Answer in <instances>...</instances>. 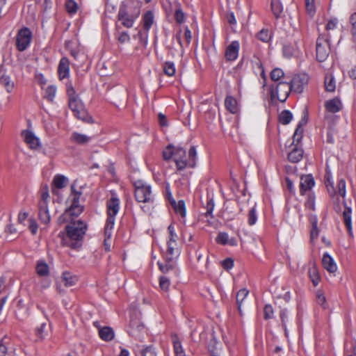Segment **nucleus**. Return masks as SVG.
Returning <instances> with one entry per match:
<instances>
[{"mask_svg":"<svg viewBox=\"0 0 356 356\" xmlns=\"http://www.w3.org/2000/svg\"><path fill=\"white\" fill-rule=\"evenodd\" d=\"M305 6L307 13L310 15H313L315 13L314 0H305Z\"/></svg>","mask_w":356,"mask_h":356,"instance_id":"nucleus-53","label":"nucleus"},{"mask_svg":"<svg viewBox=\"0 0 356 356\" xmlns=\"http://www.w3.org/2000/svg\"><path fill=\"white\" fill-rule=\"evenodd\" d=\"M325 108L327 112L335 113L341 111L342 103L339 98H333L325 102Z\"/></svg>","mask_w":356,"mask_h":356,"instance_id":"nucleus-18","label":"nucleus"},{"mask_svg":"<svg viewBox=\"0 0 356 356\" xmlns=\"http://www.w3.org/2000/svg\"><path fill=\"white\" fill-rule=\"evenodd\" d=\"M154 13L151 10L147 11L143 17V29L147 32L149 31L152 25L154 23Z\"/></svg>","mask_w":356,"mask_h":356,"instance_id":"nucleus-27","label":"nucleus"},{"mask_svg":"<svg viewBox=\"0 0 356 356\" xmlns=\"http://www.w3.org/2000/svg\"><path fill=\"white\" fill-rule=\"evenodd\" d=\"M58 72L60 80L69 76L70 67L69 61L66 58H62L59 62Z\"/></svg>","mask_w":356,"mask_h":356,"instance_id":"nucleus-20","label":"nucleus"},{"mask_svg":"<svg viewBox=\"0 0 356 356\" xmlns=\"http://www.w3.org/2000/svg\"><path fill=\"white\" fill-rule=\"evenodd\" d=\"M303 156V150L294 146L293 149L288 154V159L292 163L299 162Z\"/></svg>","mask_w":356,"mask_h":356,"instance_id":"nucleus-23","label":"nucleus"},{"mask_svg":"<svg viewBox=\"0 0 356 356\" xmlns=\"http://www.w3.org/2000/svg\"><path fill=\"white\" fill-rule=\"evenodd\" d=\"M264 318L268 320L273 317V309L270 305H265L264 308Z\"/></svg>","mask_w":356,"mask_h":356,"instance_id":"nucleus-55","label":"nucleus"},{"mask_svg":"<svg viewBox=\"0 0 356 356\" xmlns=\"http://www.w3.org/2000/svg\"><path fill=\"white\" fill-rule=\"evenodd\" d=\"M62 279L65 286H74L78 280L76 276L72 275L69 272H64L62 275Z\"/></svg>","mask_w":356,"mask_h":356,"instance_id":"nucleus-32","label":"nucleus"},{"mask_svg":"<svg viewBox=\"0 0 356 356\" xmlns=\"http://www.w3.org/2000/svg\"><path fill=\"white\" fill-rule=\"evenodd\" d=\"M302 133L303 128L300 124H299L296 129L295 133L293 134V141L296 140L297 142H299L302 138Z\"/></svg>","mask_w":356,"mask_h":356,"instance_id":"nucleus-56","label":"nucleus"},{"mask_svg":"<svg viewBox=\"0 0 356 356\" xmlns=\"http://www.w3.org/2000/svg\"><path fill=\"white\" fill-rule=\"evenodd\" d=\"M29 228L33 234H35L38 231V225L34 219L30 218L29 220Z\"/></svg>","mask_w":356,"mask_h":356,"instance_id":"nucleus-63","label":"nucleus"},{"mask_svg":"<svg viewBox=\"0 0 356 356\" xmlns=\"http://www.w3.org/2000/svg\"><path fill=\"white\" fill-rule=\"evenodd\" d=\"M163 72L169 76H173L175 73V65L174 63L170 61L165 62L163 65Z\"/></svg>","mask_w":356,"mask_h":356,"instance_id":"nucleus-38","label":"nucleus"},{"mask_svg":"<svg viewBox=\"0 0 356 356\" xmlns=\"http://www.w3.org/2000/svg\"><path fill=\"white\" fill-rule=\"evenodd\" d=\"M35 270L39 276H47L49 273V267L44 260H39L35 266Z\"/></svg>","mask_w":356,"mask_h":356,"instance_id":"nucleus-26","label":"nucleus"},{"mask_svg":"<svg viewBox=\"0 0 356 356\" xmlns=\"http://www.w3.org/2000/svg\"><path fill=\"white\" fill-rule=\"evenodd\" d=\"M106 207L108 217L105 226L106 233L109 236L111 229H113L115 216L120 209V200L115 195H113L108 200Z\"/></svg>","mask_w":356,"mask_h":356,"instance_id":"nucleus-7","label":"nucleus"},{"mask_svg":"<svg viewBox=\"0 0 356 356\" xmlns=\"http://www.w3.org/2000/svg\"><path fill=\"white\" fill-rule=\"evenodd\" d=\"M249 291L245 289L239 290L236 294V303L238 305V309L241 312V308L243 300L248 296Z\"/></svg>","mask_w":356,"mask_h":356,"instance_id":"nucleus-36","label":"nucleus"},{"mask_svg":"<svg viewBox=\"0 0 356 356\" xmlns=\"http://www.w3.org/2000/svg\"><path fill=\"white\" fill-rule=\"evenodd\" d=\"M70 139L72 142L76 144L83 145L88 143L90 140L91 138L85 134L73 132L71 135Z\"/></svg>","mask_w":356,"mask_h":356,"instance_id":"nucleus-28","label":"nucleus"},{"mask_svg":"<svg viewBox=\"0 0 356 356\" xmlns=\"http://www.w3.org/2000/svg\"><path fill=\"white\" fill-rule=\"evenodd\" d=\"M175 20L177 23L181 24L184 21V13L180 9H177L175 14Z\"/></svg>","mask_w":356,"mask_h":356,"instance_id":"nucleus-61","label":"nucleus"},{"mask_svg":"<svg viewBox=\"0 0 356 356\" xmlns=\"http://www.w3.org/2000/svg\"><path fill=\"white\" fill-rule=\"evenodd\" d=\"M323 268L330 273H335L337 270V266L334 259L327 253L323 254L322 258Z\"/></svg>","mask_w":356,"mask_h":356,"instance_id":"nucleus-17","label":"nucleus"},{"mask_svg":"<svg viewBox=\"0 0 356 356\" xmlns=\"http://www.w3.org/2000/svg\"><path fill=\"white\" fill-rule=\"evenodd\" d=\"M113 229H111L109 236L106 233V226L104 227V245L105 250L106 251H110L111 250V238L112 236Z\"/></svg>","mask_w":356,"mask_h":356,"instance_id":"nucleus-49","label":"nucleus"},{"mask_svg":"<svg viewBox=\"0 0 356 356\" xmlns=\"http://www.w3.org/2000/svg\"><path fill=\"white\" fill-rule=\"evenodd\" d=\"M99 334L102 339L108 341L113 339L114 332L109 327H104L99 330Z\"/></svg>","mask_w":356,"mask_h":356,"instance_id":"nucleus-30","label":"nucleus"},{"mask_svg":"<svg viewBox=\"0 0 356 356\" xmlns=\"http://www.w3.org/2000/svg\"><path fill=\"white\" fill-rule=\"evenodd\" d=\"M349 22L351 24V34L353 37L356 36V12L353 13L349 18Z\"/></svg>","mask_w":356,"mask_h":356,"instance_id":"nucleus-51","label":"nucleus"},{"mask_svg":"<svg viewBox=\"0 0 356 356\" xmlns=\"http://www.w3.org/2000/svg\"><path fill=\"white\" fill-rule=\"evenodd\" d=\"M168 236L166 241L167 249L165 259L169 262L176 260L181 253V245L178 243V236L175 232V227L170 224L168 227Z\"/></svg>","mask_w":356,"mask_h":356,"instance_id":"nucleus-3","label":"nucleus"},{"mask_svg":"<svg viewBox=\"0 0 356 356\" xmlns=\"http://www.w3.org/2000/svg\"><path fill=\"white\" fill-rule=\"evenodd\" d=\"M343 222L347 228L350 236H353V227L351 221V209L346 207L343 212Z\"/></svg>","mask_w":356,"mask_h":356,"instance_id":"nucleus-25","label":"nucleus"},{"mask_svg":"<svg viewBox=\"0 0 356 356\" xmlns=\"http://www.w3.org/2000/svg\"><path fill=\"white\" fill-rule=\"evenodd\" d=\"M222 266L226 270L231 269L234 266V261L231 258H227L222 261Z\"/></svg>","mask_w":356,"mask_h":356,"instance_id":"nucleus-64","label":"nucleus"},{"mask_svg":"<svg viewBox=\"0 0 356 356\" xmlns=\"http://www.w3.org/2000/svg\"><path fill=\"white\" fill-rule=\"evenodd\" d=\"M88 229L86 224L81 220L72 222L66 227L67 235L70 241L68 244L72 248H76L80 245L86 232Z\"/></svg>","mask_w":356,"mask_h":356,"instance_id":"nucleus-4","label":"nucleus"},{"mask_svg":"<svg viewBox=\"0 0 356 356\" xmlns=\"http://www.w3.org/2000/svg\"><path fill=\"white\" fill-rule=\"evenodd\" d=\"M65 8L70 15H74L78 10V5L74 0H67Z\"/></svg>","mask_w":356,"mask_h":356,"instance_id":"nucleus-39","label":"nucleus"},{"mask_svg":"<svg viewBox=\"0 0 356 356\" xmlns=\"http://www.w3.org/2000/svg\"><path fill=\"white\" fill-rule=\"evenodd\" d=\"M301 50L300 47L296 44H287L283 47V54L286 58H291L293 56H298Z\"/></svg>","mask_w":356,"mask_h":356,"instance_id":"nucleus-19","label":"nucleus"},{"mask_svg":"<svg viewBox=\"0 0 356 356\" xmlns=\"http://www.w3.org/2000/svg\"><path fill=\"white\" fill-rule=\"evenodd\" d=\"M67 94L69 98V107L74 115L79 120L86 122H92V117L86 110L83 103L76 94L75 90L71 83L67 85Z\"/></svg>","mask_w":356,"mask_h":356,"instance_id":"nucleus-1","label":"nucleus"},{"mask_svg":"<svg viewBox=\"0 0 356 356\" xmlns=\"http://www.w3.org/2000/svg\"><path fill=\"white\" fill-rule=\"evenodd\" d=\"M225 106L231 113L235 114L237 113L239 111L238 102L236 99L232 96L226 97Z\"/></svg>","mask_w":356,"mask_h":356,"instance_id":"nucleus-22","label":"nucleus"},{"mask_svg":"<svg viewBox=\"0 0 356 356\" xmlns=\"http://www.w3.org/2000/svg\"><path fill=\"white\" fill-rule=\"evenodd\" d=\"M176 147L168 145L163 152V156L165 160H170L172 156H174L175 149Z\"/></svg>","mask_w":356,"mask_h":356,"instance_id":"nucleus-44","label":"nucleus"},{"mask_svg":"<svg viewBox=\"0 0 356 356\" xmlns=\"http://www.w3.org/2000/svg\"><path fill=\"white\" fill-rule=\"evenodd\" d=\"M291 90L292 89L289 83L281 81L276 85L270 86V97L273 101L277 99L281 102H284L287 99Z\"/></svg>","mask_w":356,"mask_h":356,"instance_id":"nucleus-8","label":"nucleus"},{"mask_svg":"<svg viewBox=\"0 0 356 356\" xmlns=\"http://www.w3.org/2000/svg\"><path fill=\"white\" fill-rule=\"evenodd\" d=\"M257 220V215L254 207L251 208L248 213V222L250 225H253Z\"/></svg>","mask_w":356,"mask_h":356,"instance_id":"nucleus-48","label":"nucleus"},{"mask_svg":"<svg viewBox=\"0 0 356 356\" xmlns=\"http://www.w3.org/2000/svg\"><path fill=\"white\" fill-rule=\"evenodd\" d=\"M71 195L70 196V205H80L79 199L82 195L81 191H77L75 189L74 184L71 186Z\"/></svg>","mask_w":356,"mask_h":356,"instance_id":"nucleus-33","label":"nucleus"},{"mask_svg":"<svg viewBox=\"0 0 356 356\" xmlns=\"http://www.w3.org/2000/svg\"><path fill=\"white\" fill-rule=\"evenodd\" d=\"M118 40L120 43H125L129 41L130 37L128 33L124 31L119 34Z\"/></svg>","mask_w":356,"mask_h":356,"instance_id":"nucleus-62","label":"nucleus"},{"mask_svg":"<svg viewBox=\"0 0 356 356\" xmlns=\"http://www.w3.org/2000/svg\"><path fill=\"white\" fill-rule=\"evenodd\" d=\"M315 184L314 177L312 175H302L300 177V192L304 195L307 191H310Z\"/></svg>","mask_w":356,"mask_h":356,"instance_id":"nucleus-15","label":"nucleus"},{"mask_svg":"<svg viewBox=\"0 0 356 356\" xmlns=\"http://www.w3.org/2000/svg\"><path fill=\"white\" fill-rule=\"evenodd\" d=\"M337 192L343 197L346 196V181L343 179H341L337 183Z\"/></svg>","mask_w":356,"mask_h":356,"instance_id":"nucleus-47","label":"nucleus"},{"mask_svg":"<svg viewBox=\"0 0 356 356\" xmlns=\"http://www.w3.org/2000/svg\"><path fill=\"white\" fill-rule=\"evenodd\" d=\"M229 236L225 232L218 234L216 241L219 244L225 245L228 243Z\"/></svg>","mask_w":356,"mask_h":356,"instance_id":"nucleus-54","label":"nucleus"},{"mask_svg":"<svg viewBox=\"0 0 356 356\" xmlns=\"http://www.w3.org/2000/svg\"><path fill=\"white\" fill-rule=\"evenodd\" d=\"M310 279L314 286H317L320 282V276L315 268H310L309 270Z\"/></svg>","mask_w":356,"mask_h":356,"instance_id":"nucleus-43","label":"nucleus"},{"mask_svg":"<svg viewBox=\"0 0 356 356\" xmlns=\"http://www.w3.org/2000/svg\"><path fill=\"white\" fill-rule=\"evenodd\" d=\"M292 113L289 111H283L279 115V121L282 124H289L292 120Z\"/></svg>","mask_w":356,"mask_h":356,"instance_id":"nucleus-37","label":"nucleus"},{"mask_svg":"<svg viewBox=\"0 0 356 356\" xmlns=\"http://www.w3.org/2000/svg\"><path fill=\"white\" fill-rule=\"evenodd\" d=\"M305 206L310 210L314 211L315 209V198L313 195H309L308 197Z\"/></svg>","mask_w":356,"mask_h":356,"instance_id":"nucleus-59","label":"nucleus"},{"mask_svg":"<svg viewBox=\"0 0 356 356\" xmlns=\"http://www.w3.org/2000/svg\"><path fill=\"white\" fill-rule=\"evenodd\" d=\"M316 301L318 305H321L323 308H326V298L324 296V293L321 291H317L316 292Z\"/></svg>","mask_w":356,"mask_h":356,"instance_id":"nucleus-50","label":"nucleus"},{"mask_svg":"<svg viewBox=\"0 0 356 356\" xmlns=\"http://www.w3.org/2000/svg\"><path fill=\"white\" fill-rule=\"evenodd\" d=\"M134 186L135 198L137 202L147 204L154 202V196L149 184L144 181L137 180L134 181Z\"/></svg>","mask_w":356,"mask_h":356,"instance_id":"nucleus-6","label":"nucleus"},{"mask_svg":"<svg viewBox=\"0 0 356 356\" xmlns=\"http://www.w3.org/2000/svg\"><path fill=\"white\" fill-rule=\"evenodd\" d=\"M56 93V88L54 86H49L45 89V98L49 102H52Z\"/></svg>","mask_w":356,"mask_h":356,"instance_id":"nucleus-41","label":"nucleus"},{"mask_svg":"<svg viewBox=\"0 0 356 356\" xmlns=\"http://www.w3.org/2000/svg\"><path fill=\"white\" fill-rule=\"evenodd\" d=\"M0 86L4 87L8 92H10L14 88V82L9 76L2 74L0 76Z\"/></svg>","mask_w":356,"mask_h":356,"instance_id":"nucleus-29","label":"nucleus"},{"mask_svg":"<svg viewBox=\"0 0 356 356\" xmlns=\"http://www.w3.org/2000/svg\"><path fill=\"white\" fill-rule=\"evenodd\" d=\"M325 90L328 92H333L335 90V81L331 76H326L325 79Z\"/></svg>","mask_w":356,"mask_h":356,"instance_id":"nucleus-42","label":"nucleus"},{"mask_svg":"<svg viewBox=\"0 0 356 356\" xmlns=\"http://www.w3.org/2000/svg\"><path fill=\"white\" fill-rule=\"evenodd\" d=\"M83 211V207L80 205H70L66 211L60 216L58 219L59 223L65 222L70 216H77Z\"/></svg>","mask_w":356,"mask_h":356,"instance_id":"nucleus-16","label":"nucleus"},{"mask_svg":"<svg viewBox=\"0 0 356 356\" xmlns=\"http://www.w3.org/2000/svg\"><path fill=\"white\" fill-rule=\"evenodd\" d=\"M338 24V19L337 18H332L330 19L325 26L327 31L334 30L337 28Z\"/></svg>","mask_w":356,"mask_h":356,"instance_id":"nucleus-58","label":"nucleus"},{"mask_svg":"<svg viewBox=\"0 0 356 356\" xmlns=\"http://www.w3.org/2000/svg\"><path fill=\"white\" fill-rule=\"evenodd\" d=\"M196 156L197 152L194 146L190 148L188 158H186L185 149L181 147H176L174 153V161L177 170H182L187 166L191 168L195 167Z\"/></svg>","mask_w":356,"mask_h":356,"instance_id":"nucleus-2","label":"nucleus"},{"mask_svg":"<svg viewBox=\"0 0 356 356\" xmlns=\"http://www.w3.org/2000/svg\"><path fill=\"white\" fill-rule=\"evenodd\" d=\"M32 40V33L28 28L21 29L16 36V47L20 51L26 50L30 45Z\"/></svg>","mask_w":356,"mask_h":356,"instance_id":"nucleus-10","label":"nucleus"},{"mask_svg":"<svg viewBox=\"0 0 356 356\" xmlns=\"http://www.w3.org/2000/svg\"><path fill=\"white\" fill-rule=\"evenodd\" d=\"M170 285V282L168 278L166 277L162 276L159 279V286L161 289L163 291H168L169 286Z\"/></svg>","mask_w":356,"mask_h":356,"instance_id":"nucleus-52","label":"nucleus"},{"mask_svg":"<svg viewBox=\"0 0 356 356\" xmlns=\"http://www.w3.org/2000/svg\"><path fill=\"white\" fill-rule=\"evenodd\" d=\"M284 72L280 68H275L270 73V78L273 81H277L284 76Z\"/></svg>","mask_w":356,"mask_h":356,"instance_id":"nucleus-45","label":"nucleus"},{"mask_svg":"<svg viewBox=\"0 0 356 356\" xmlns=\"http://www.w3.org/2000/svg\"><path fill=\"white\" fill-rule=\"evenodd\" d=\"M239 49L240 44L238 41H232L226 48L225 53L226 60L229 61L235 60L238 58Z\"/></svg>","mask_w":356,"mask_h":356,"instance_id":"nucleus-14","label":"nucleus"},{"mask_svg":"<svg viewBox=\"0 0 356 356\" xmlns=\"http://www.w3.org/2000/svg\"><path fill=\"white\" fill-rule=\"evenodd\" d=\"M271 35L268 30L263 29L257 34V38L262 42H268Z\"/></svg>","mask_w":356,"mask_h":356,"instance_id":"nucleus-46","label":"nucleus"},{"mask_svg":"<svg viewBox=\"0 0 356 356\" xmlns=\"http://www.w3.org/2000/svg\"><path fill=\"white\" fill-rule=\"evenodd\" d=\"M172 339L176 356H186L185 352L177 336L174 334L172 336Z\"/></svg>","mask_w":356,"mask_h":356,"instance_id":"nucleus-31","label":"nucleus"},{"mask_svg":"<svg viewBox=\"0 0 356 356\" xmlns=\"http://www.w3.org/2000/svg\"><path fill=\"white\" fill-rule=\"evenodd\" d=\"M309 77L307 74H300L293 77L289 84L293 92L300 93L303 91L304 87L307 85Z\"/></svg>","mask_w":356,"mask_h":356,"instance_id":"nucleus-12","label":"nucleus"},{"mask_svg":"<svg viewBox=\"0 0 356 356\" xmlns=\"http://www.w3.org/2000/svg\"><path fill=\"white\" fill-rule=\"evenodd\" d=\"M140 14V6L131 7L127 4H122L120 7L118 19L123 26L126 28H131L135 20L139 17Z\"/></svg>","mask_w":356,"mask_h":356,"instance_id":"nucleus-5","label":"nucleus"},{"mask_svg":"<svg viewBox=\"0 0 356 356\" xmlns=\"http://www.w3.org/2000/svg\"><path fill=\"white\" fill-rule=\"evenodd\" d=\"M271 9L275 17H280L283 12V6L280 0H272Z\"/></svg>","mask_w":356,"mask_h":356,"instance_id":"nucleus-34","label":"nucleus"},{"mask_svg":"<svg viewBox=\"0 0 356 356\" xmlns=\"http://www.w3.org/2000/svg\"><path fill=\"white\" fill-rule=\"evenodd\" d=\"M142 356H156L154 349L152 346L147 347L141 352Z\"/></svg>","mask_w":356,"mask_h":356,"instance_id":"nucleus-60","label":"nucleus"},{"mask_svg":"<svg viewBox=\"0 0 356 356\" xmlns=\"http://www.w3.org/2000/svg\"><path fill=\"white\" fill-rule=\"evenodd\" d=\"M22 136L24 142L32 149H37L41 147L40 139L31 131L24 130L22 132Z\"/></svg>","mask_w":356,"mask_h":356,"instance_id":"nucleus-13","label":"nucleus"},{"mask_svg":"<svg viewBox=\"0 0 356 356\" xmlns=\"http://www.w3.org/2000/svg\"><path fill=\"white\" fill-rule=\"evenodd\" d=\"M287 316H288V312H287L286 309H282L280 312V317L281 318L282 325L284 328L286 335H287V330L286 327V320L287 318Z\"/></svg>","mask_w":356,"mask_h":356,"instance_id":"nucleus-57","label":"nucleus"},{"mask_svg":"<svg viewBox=\"0 0 356 356\" xmlns=\"http://www.w3.org/2000/svg\"><path fill=\"white\" fill-rule=\"evenodd\" d=\"M312 227L310 232L311 241H314L318 236L319 230L317 226V218L316 217L312 221Z\"/></svg>","mask_w":356,"mask_h":356,"instance_id":"nucleus-40","label":"nucleus"},{"mask_svg":"<svg viewBox=\"0 0 356 356\" xmlns=\"http://www.w3.org/2000/svg\"><path fill=\"white\" fill-rule=\"evenodd\" d=\"M316 58L318 61H324L328 56L330 52V44L328 40L323 36L319 35L316 40Z\"/></svg>","mask_w":356,"mask_h":356,"instance_id":"nucleus-11","label":"nucleus"},{"mask_svg":"<svg viewBox=\"0 0 356 356\" xmlns=\"http://www.w3.org/2000/svg\"><path fill=\"white\" fill-rule=\"evenodd\" d=\"M67 182V178L62 175H56L53 179V185L54 188L52 189V193H56V189H60L65 187Z\"/></svg>","mask_w":356,"mask_h":356,"instance_id":"nucleus-24","label":"nucleus"},{"mask_svg":"<svg viewBox=\"0 0 356 356\" xmlns=\"http://www.w3.org/2000/svg\"><path fill=\"white\" fill-rule=\"evenodd\" d=\"M39 218L41 222L44 224H48L50 222V215L49 212V209L47 205H45L44 202H39Z\"/></svg>","mask_w":356,"mask_h":356,"instance_id":"nucleus-21","label":"nucleus"},{"mask_svg":"<svg viewBox=\"0 0 356 356\" xmlns=\"http://www.w3.org/2000/svg\"><path fill=\"white\" fill-rule=\"evenodd\" d=\"M172 204L173 208L175 209V211L177 214H179L181 217L184 218L186 214L184 201L179 200L177 202H176L175 201H173V202Z\"/></svg>","mask_w":356,"mask_h":356,"instance_id":"nucleus-35","label":"nucleus"},{"mask_svg":"<svg viewBox=\"0 0 356 356\" xmlns=\"http://www.w3.org/2000/svg\"><path fill=\"white\" fill-rule=\"evenodd\" d=\"M145 332L144 325L140 322L139 314L136 312L131 316L128 327V334L136 339H140Z\"/></svg>","mask_w":356,"mask_h":356,"instance_id":"nucleus-9","label":"nucleus"}]
</instances>
